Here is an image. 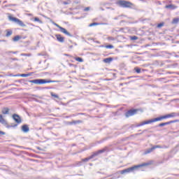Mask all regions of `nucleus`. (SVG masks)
<instances>
[{
  "mask_svg": "<svg viewBox=\"0 0 179 179\" xmlns=\"http://www.w3.org/2000/svg\"><path fill=\"white\" fill-rule=\"evenodd\" d=\"M82 123V120H73L71 124H74L75 125H76V124H80Z\"/></svg>",
  "mask_w": 179,
  "mask_h": 179,
  "instance_id": "nucleus-23",
  "label": "nucleus"
},
{
  "mask_svg": "<svg viewBox=\"0 0 179 179\" xmlns=\"http://www.w3.org/2000/svg\"><path fill=\"white\" fill-rule=\"evenodd\" d=\"M20 55L21 57H31V54L30 53H22Z\"/></svg>",
  "mask_w": 179,
  "mask_h": 179,
  "instance_id": "nucleus-22",
  "label": "nucleus"
},
{
  "mask_svg": "<svg viewBox=\"0 0 179 179\" xmlns=\"http://www.w3.org/2000/svg\"><path fill=\"white\" fill-rule=\"evenodd\" d=\"M175 122H179L178 120H171L169 122H164V123H160L158 127H166V125H170V124H174Z\"/></svg>",
  "mask_w": 179,
  "mask_h": 179,
  "instance_id": "nucleus-10",
  "label": "nucleus"
},
{
  "mask_svg": "<svg viewBox=\"0 0 179 179\" xmlns=\"http://www.w3.org/2000/svg\"><path fill=\"white\" fill-rule=\"evenodd\" d=\"M75 45H77V44H76V43H75Z\"/></svg>",
  "mask_w": 179,
  "mask_h": 179,
  "instance_id": "nucleus-47",
  "label": "nucleus"
},
{
  "mask_svg": "<svg viewBox=\"0 0 179 179\" xmlns=\"http://www.w3.org/2000/svg\"><path fill=\"white\" fill-rule=\"evenodd\" d=\"M105 47L106 48H110V49L114 48V46L113 45H106Z\"/></svg>",
  "mask_w": 179,
  "mask_h": 179,
  "instance_id": "nucleus-33",
  "label": "nucleus"
},
{
  "mask_svg": "<svg viewBox=\"0 0 179 179\" xmlns=\"http://www.w3.org/2000/svg\"><path fill=\"white\" fill-rule=\"evenodd\" d=\"M155 150L162 149V145H154Z\"/></svg>",
  "mask_w": 179,
  "mask_h": 179,
  "instance_id": "nucleus-30",
  "label": "nucleus"
},
{
  "mask_svg": "<svg viewBox=\"0 0 179 179\" xmlns=\"http://www.w3.org/2000/svg\"><path fill=\"white\" fill-rule=\"evenodd\" d=\"M162 120H166V118H169V115H163V116H161Z\"/></svg>",
  "mask_w": 179,
  "mask_h": 179,
  "instance_id": "nucleus-35",
  "label": "nucleus"
},
{
  "mask_svg": "<svg viewBox=\"0 0 179 179\" xmlns=\"http://www.w3.org/2000/svg\"><path fill=\"white\" fill-rule=\"evenodd\" d=\"M135 71L136 73H141V69L140 68H135Z\"/></svg>",
  "mask_w": 179,
  "mask_h": 179,
  "instance_id": "nucleus-34",
  "label": "nucleus"
},
{
  "mask_svg": "<svg viewBox=\"0 0 179 179\" xmlns=\"http://www.w3.org/2000/svg\"><path fill=\"white\" fill-rule=\"evenodd\" d=\"M13 54H17V52H11Z\"/></svg>",
  "mask_w": 179,
  "mask_h": 179,
  "instance_id": "nucleus-43",
  "label": "nucleus"
},
{
  "mask_svg": "<svg viewBox=\"0 0 179 179\" xmlns=\"http://www.w3.org/2000/svg\"><path fill=\"white\" fill-rule=\"evenodd\" d=\"M55 37H56L57 41H59V43H64L65 38H64L62 36H61V34H56Z\"/></svg>",
  "mask_w": 179,
  "mask_h": 179,
  "instance_id": "nucleus-11",
  "label": "nucleus"
},
{
  "mask_svg": "<svg viewBox=\"0 0 179 179\" xmlns=\"http://www.w3.org/2000/svg\"><path fill=\"white\" fill-rule=\"evenodd\" d=\"M101 10H104V9L103 8H101Z\"/></svg>",
  "mask_w": 179,
  "mask_h": 179,
  "instance_id": "nucleus-45",
  "label": "nucleus"
},
{
  "mask_svg": "<svg viewBox=\"0 0 179 179\" xmlns=\"http://www.w3.org/2000/svg\"><path fill=\"white\" fill-rule=\"evenodd\" d=\"M13 61H18L17 58H13Z\"/></svg>",
  "mask_w": 179,
  "mask_h": 179,
  "instance_id": "nucleus-41",
  "label": "nucleus"
},
{
  "mask_svg": "<svg viewBox=\"0 0 179 179\" xmlns=\"http://www.w3.org/2000/svg\"><path fill=\"white\" fill-rule=\"evenodd\" d=\"M50 96H52V97H55V99H59L58 94H54V92H51Z\"/></svg>",
  "mask_w": 179,
  "mask_h": 179,
  "instance_id": "nucleus-21",
  "label": "nucleus"
},
{
  "mask_svg": "<svg viewBox=\"0 0 179 179\" xmlns=\"http://www.w3.org/2000/svg\"><path fill=\"white\" fill-rule=\"evenodd\" d=\"M53 24L55 26H56V27H58V29H59L60 31L62 33H64V34H66V36H68L69 37H73V35L71 34V33L68 32L65 28L59 26V24L55 23V22H53Z\"/></svg>",
  "mask_w": 179,
  "mask_h": 179,
  "instance_id": "nucleus-6",
  "label": "nucleus"
},
{
  "mask_svg": "<svg viewBox=\"0 0 179 179\" xmlns=\"http://www.w3.org/2000/svg\"><path fill=\"white\" fill-rule=\"evenodd\" d=\"M29 83H34L35 85H44L45 83H58L59 80H51L46 79H35L29 80Z\"/></svg>",
  "mask_w": 179,
  "mask_h": 179,
  "instance_id": "nucleus-1",
  "label": "nucleus"
},
{
  "mask_svg": "<svg viewBox=\"0 0 179 179\" xmlns=\"http://www.w3.org/2000/svg\"><path fill=\"white\" fill-rule=\"evenodd\" d=\"M12 31H8L6 36V37H10V36H12Z\"/></svg>",
  "mask_w": 179,
  "mask_h": 179,
  "instance_id": "nucleus-26",
  "label": "nucleus"
},
{
  "mask_svg": "<svg viewBox=\"0 0 179 179\" xmlns=\"http://www.w3.org/2000/svg\"><path fill=\"white\" fill-rule=\"evenodd\" d=\"M87 10H90V7H86L85 8H84L85 12H87Z\"/></svg>",
  "mask_w": 179,
  "mask_h": 179,
  "instance_id": "nucleus-37",
  "label": "nucleus"
},
{
  "mask_svg": "<svg viewBox=\"0 0 179 179\" xmlns=\"http://www.w3.org/2000/svg\"><path fill=\"white\" fill-rule=\"evenodd\" d=\"M175 57H176V58H179V55H176Z\"/></svg>",
  "mask_w": 179,
  "mask_h": 179,
  "instance_id": "nucleus-44",
  "label": "nucleus"
},
{
  "mask_svg": "<svg viewBox=\"0 0 179 179\" xmlns=\"http://www.w3.org/2000/svg\"><path fill=\"white\" fill-rule=\"evenodd\" d=\"M138 109H131V110H128V111L126 113L125 115H126V117H132V115H136V114L138 113Z\"/></svg>",
  "mask_w": 179,
  "mask_h": 179,
  "instance_id": "nucleus-8",
  "label": "nucleus"
},
{
  "mask_svg": "<svg viewBox=\"0 0 179 179\" xmlns=\"http://www.w3.org/2000/svg\"><path fill=\"white\" fill-rule=\"evenodd\" d=\"M21 129L22 132H24V134H27V132L30 131V128H29V126L27 124L22 125Z\"/></svg>",
  "mask_w": 179,
  "mask_h": 179,
  "instance_id": "nucleus-12",
  "label": "nucleus"
},
{
  "mask_svg": "<svg viewBox=\"0 0 179 179\" xmlns=\"http://www.w3.org/2000/svg\"><path fill=\"white\" fill-rule=\"evenodd\" d=\"M153 150H155V147H152L151 148H148L147 149L145 152L144 155H149V153H152V152H153Z\"/></svg>",
  "mask_w": 179,
  "mask_h": 179,
  "instance_id": "nucleus-17",
  "label": "nucleus"
},
{
  "mask_svg": "<svg viewBox=\"0 0 179 179\" xmlns=\"http://www.w3.org/2000/svg\"><path fill=\"white\" fill-rule=\"evenodd\" d=\"M131 40H133L134 41H135V40H138V36H133L131 37Z\"/></svg>",
  "mask_w": 179,
  "mask_h": 179,
  "instance_id": "nucleus-31",
  "label": "nucleus"
},
{
  "mask_svg": "<svg viewBox=\"0 0 179 179\" xmlns=\"http://www.w3.org/2000/svg\"><path fill=\"white\" fill-rule=\"evenodd\" d=\"M20 38H21L20 36H15L13 40V41H19Z\"/></svg>",
  "mask_w": 179,
  "mask_h": 179,
  "instance_id": "nucleus-24",
  "label": "nucleus"
},
{
  "mask_svg": "<svg viewBox=\"0 0 179 179\" xmlns=\"http://www.w3.org/2000/svg\"><path fill=\"white\" fill-rule=\"evenodd\" d=\"M13 120L17 123V124H22V118L20 116L16 113L13 115Z\"/></svg>",
  "mask_w": 179,
  "mask_h": 179,
  "instance_id": "nucleus-9",
  "label": "nucleus"
},
{
  "mask_svg": "<svg viewBox=\"0 0 179 179\" xmlns=\"http://www.w3.org/2000/svg\"><path fill=\"white\" fill-rule=\"evenodd\" d=\"M179 22V18H174L172 21L173 24H177Z\"/></svg>",
  "mask_w": 179,
  "mask_h": 179,
  "instance_id": "nucleus-20",
  "label": "nucleus"
},
{
  "mask_svg": "<svg viewBox=\"0 0 179 179\" xmlns=\"http://www.w3.org/2000/svg\"><path fill=\"white\" fill-rule=\"evenodd\" d=\"M31 26H34V24H29Z\"/></svg>",
  "mask_w": 179,
  "mask_h": 179,
  "instance_id": "nucleus-46",
  "label": "nucleus"
},
{
  "mask_svg": "<svg viewBox=\"0 0 179 179\" xmlns=\"http://www.w3.org/2000/svg\"><path fill=\"white\" fill-rule=\"evenodd\" d=\"M97 24H99L96 23V22L91 23V24H90V27H92V26H97Z\"/></svg>",
  "mask_w": 179,
  "mask_h": 179,
  "instance_id": "nucleus-32",
  "label": "nucleus"
},
{
  "mask_svg": "<svg viewBox=\"0 0 179 179\" xmlns=\"http://www.w3.org/2000/svg\"><path fill=\"white\" fill-rule=\"evenodd\" d=\"M76 61H78V62H83V59L82 57H76Z\"/></svg>",
  "mask_w": 179,
  "mask_h": 179,
  "instance_id": "nucleus-25",
  "label": "nucleus"
},
{
  "mask_svg": "<svg viewBox=\"0 0 179 179\" xmlns=\"http://www.w3.org/2000/svg\"><path fill=\"white\" fill-rule=\"evenodd\" d=\"M118 5L121 6L122 8H131L132 5H134L130 1H127L125 0H120L118 1Z\"/></svg>",
  "mask_w": 179,
  "mask_h": 179,
  "instance_id": "nucleus-5",
  "label": "nucleus"
},
{
  "mask_svg": "<svg viewBox=\"0 0 179 179\" xmlns=\"http://www.w3.org/2000/svg\"><path fill=\"white\" fill-rule=\"evenodd\" d=\"M34 22H38V23H43V22L40 20V18L37 17L34 18Z\"/></svg>",
  "mask_w": 179,
  "mask_h": 179,
  "instance_id": "nucleus-27",
  "label": "nucleus"
},
{
  "mask_svg": "<svg viewBox=\"0 0 179 179\" xmlns=\"http://www.w3.org/2000/svg\"><path fill=\"white\" fill-rule=\"evenodd\" d=\"M0 135H6V133L2 131H0Z\"/></svg>",
  "mask_w": 179,
  "mask_h": 179,
  "instance_id": "nucleus-39",
  "label": "nucleus"
},
{
  "mask_svg": "<svg viewBox=\"0 0 179 179\" xmlns=\"http://www.w3.org/2000/svg\"><path fill=\"white\" fill-rule=\"evenodd\" d=\"M69 48H70V49L73 48V45H70V46H69Z\"/></svg>",
  "mask_w": 179,
  "mask_h": 179,
  "instance_id": "nucleus-42",
  "label": "nucleus"
},
{
  "mask_svg": "<svg viewBox=\"0 0 179 179\" xmlns=\"http://www.w3.org/2000/svg\"><path fill=\"white\" fill-rule=\"evenodd\" d=\"M113 61H114V58L108 57V58L103 59V62H104L105 64H111V62H113Z\"/></svg>",
  "mask_w": 179,
  "mask_h": 179,
  "instance_id": "nucleus-13",
  "label": "nucleus"
},
{
  "mask_svg": "<svg viewBox=\"0 0 179 179\" xmlns=\"http://www.w3.org/2000/svg\"><path fill=\"white\" fill-rule=\"evenodd\" d=\"M145 166H148V164L144 163L139 165H136L134 166H131L130 168H127L126 169H124L122 171H120V174H126L127 173H132V171H135V170H138V169L141 167H145Z\"/></svg>",
  "mask_w": 179,
  "mask_h": 179,
  "instance_id": "nucleus-2",
  "label": "nucleus"
},
{
  "mask_svg": "<svg viewBox=\"0 0 179 179\" xmlns=\"http://www.w3.org/2000/svg\"><path fill=\"white\" fill-rule=\"evenodd\" d=\"M63 3L64 5H69V3H71V1H64Z\"/></svg>",
  "mask_w": 179,
  "mask_h": 179,
  "instance_id": "nucleus-36",
  "label": "nucleus"
},
{
  "mask_svg": "<svg viewBox=\"0 0 179 179\" xmlns=\"http://www.w3.org/2000/svg\"><path fill=\"white\" fill-rule=\"evenodd\" d=\"M104 152H106L105 149L99 150V151L93 153L92 155H93L94 157H95V156H99V155H101V153H104Z\"/></svg>",
  "mask_w": 179,
  "mask_h": 179,
  "instance_id": "nucleus-16",
  "label": "nucleus"
},
{
  "mask_svg": "<svg viewBox=\"0 0 179 179\" xmlns=\"http://www.w3.org/2000/svg\"><path fill=\"white\" fill-rule=\"evenodd\" d=\"M20 76H22V78H27L29 76H30V74H20Z\"/></svg>",
  "mask_w": 179,
  "mask_h": 179,
  "instance_id": "nucleus-29",
  "label": "nucleus"
},
{
  "mask_svg": "<svg viewBox=\"0 0 179 179\" xmlns=\"http://www.w3.org/2000/svg\"><path fill=\"white\" fill-rule=\"evenodd\" d=\"M0 43H6V40H0Z\"/></svg>",
  "mask_w": 179,
  "mask_h": 179,
  "instance_id": "nucleus-40",
  "label": "nucleus"
},
{
  "mask_svg": "<svg viewBox=\"0 0 179 179\" xmlns=\"http://www.w3.org/2000/svg\"><path fill=\"white\" fill-rule=\"evenodd\" d=\"M8 19L9 20H10V22H14V23H17V24H18V26H20L21 27H26V24L23 22V21L20 20L19 18L8 16Z\"/></svg>",
  "mask_w": 179,
  "mask_h": 179,
  "instance_id": "nucleus-4",
  "label": "nucleus"
},
{
  "mask_svg": "<svg viewBox=\"0 0 179 179\" xmlns=\"http://www.w3.org/2000/svg\"><path fill=\"white\" fill-rule=\"evenodd\" d=\"M163 120L161 117H155L154 119H151L150 120H146L144 122H142L141 123L136 125V127H143V125H146L148 124H152V122H157V121H162Z\"/></svg>",
  "mask_w": 179,
  "mask_h": 179,
  "instance_id": "nucleus-3",
  "label": "nucleus"
},
{
  "mask_svg": "<svg viewBox=\"0 0 179 179\" xmlns=\"http://www.w3.org/2000/svg\"><path fill=\"white\" fill-rule=\"evenodd\" d=\"M162 149H169V146H167V145H162Z\"/></svg>",
  "mask_w": 179,
  "mask_h": 179,
  "instance_id": "nucleus-38",
  "label": "nucleus"
},
{
  "mask_svg": "<svg viewBox=\"0 0 179 179\" xmlns=\"http://www.w3.org/2000/svg\"><path fill=\"white\" fill-rule=\"evenodd\" d=\"M0 124H2L4 125L6 128H12L17 127V124H15L13 125H8V122L3 118V116L2 115H0Z\"/></svg>",
  "mask_w": 179,
  "mask_h": 179,
  "instance_id": "nucleus-7",
  "label": "nucleus"
},
{
  "mask_svg": "<svg viewBox=\"0 0 179 179\" xmlns=\"http://www.w3.org/2000/svg\"><path fill=\"white\" fill-rule=\"evenodd\" d=\"M174 117H179V113L173 112L170 114H168V118H173Z\"/></svg>",
  "mask_w": 179,
  "mask_h": 179,
  "instance_id": "nucleus-15",
  "label": "nucleus"
},
{
  "mask_svg": "<svg viewBox=\"0 0 179 179\" xmlns=\"http://www.w3.org/2000/svg\"><path fill=\"white\" fill-rule=\"evenodd\" d=\"M163 26H164V23L161 22V23L157 24V27H158V29H160V27H163Z\"/></svg>",
  "mask_w": 179,
  "mask_h": 179,
  "instance_id": "nucleus-28",
  "label": "nucleus"
},
{
  "mask_svg": "<svg viewBox=\"0 0 179 179\" xmlns=\"http://www.w3.org/2000/svg\"><path fill=\"white\" fill-rule=\"evenodd\" d=\"M93 157H94V155H92L91 156H90L89 157L83 159V162H89L90 159H93Z\"/></svg>",
  "mask_w": 179,
  "mask_h": 179,
  "instance_id": "nucleus-19",
  "label": "nucleus"
},
{
  "mask_svg": "<svg viewBox=\"0 0 179 179\" xmlns=\"http://www.w3.org/2000/svg\"><path fill=\"white\" fill-rule=\"evenodd\" d=\"M2 114H9V108H3L1 110Z\"/></svg>",
  "mask_w": 179,
  "mask_h": 179,
  "instance_id": "nucleus-18",
  "label": "nucleus"
},
{
  "mask_svg": "<svg viewBox=\"0 0 179 179\" xmlns=\"http://www.w3.org/2000/svg\"><path fill=\"white\" fill-rule=\"evenodd\" d=\"M166 9H170L171 10H174V9H177V6L173 4H169L165 6Z\"/></svg>",
  "mask_w": 179,
  "mask_h": 179,
  "instance_id": "nucleus-14",
  "label": "nucleus"
}]
</instances>
